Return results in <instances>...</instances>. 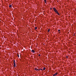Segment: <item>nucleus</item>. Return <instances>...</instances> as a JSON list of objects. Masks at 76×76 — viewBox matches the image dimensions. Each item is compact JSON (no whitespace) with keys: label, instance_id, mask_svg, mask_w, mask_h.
<instances>
[{"label":"nucleus","instance_id":"12","mask_svg":"<svg viewBox=\"0 0 76 76\" xmlns=\"http://www.w3.org/2000/svg\"><path fill=\"white\" fill-rule=\"evenodd\" d=\"M39 70H41V69H38V71H39Z\"/></svg>","mask_w":76,"mask_h":76},{"label":"nucleus","instance_id":"20","mask_svg":"<svg viewBox=\"0 0 76 76\" xmlns=\"http://www.w3.org/2000/svg\"><path fill=\"white\" fill-rule=\"evenodd\" d=\"M75 60H76V59H75Z\"/></svg>","mask_w":76,"mask_h":76},{"label":"nucleus","instance_id":"9","mask_svg":"<svg viewBox=\"0 0 76 76\" xmlns=\"http://www.w3.org/2000/svg\"><path fill=\"white\" fill-rule=\"evenodd\" d=\"M48 32H50V29H49L48 30Z\"/></svg>","mask_w":76,"mask_h":76},{"label":"nucleus","instance_id":"15","mask_svg":"<svg viewBox=\"0 0 76 76\" xmlns=\"http://www.w3.org/2000/svg\"><path fill=\"white\" fill-rule=\"evenodd\" d=\"M60 29H58V32H60Z\"/></svg>","mask_w":76,"mask_h":76},{"label":"nucleus","instance_id":"10","mask_svg":"<svg viewBox=\"0 0 76 76\" xmlns=\"http://www.w3.org/2000/svg\"><path fill=\"white\" fill-rule=\"evenodd\" d=\"M37 29V27H36L35 28V30H36Z\"/></svg>","mask_w":76,"mask_h":76},{"label":"nucleus","instance_id":"3","mask_svg":"<svg viewBox=\"0 0 76 76\" xmlns=\"http://www.w3.org/2000/svg\"><path fill=\"white\" fill-rule=\"evenodd\" d=\"M31 51V52L33 53H35V51H34V50H32Z\"/></svg>","mask_w":76,"mask_h":76},{"label":"nucleus","instance_id":"1","mask_svg":"<svg viewBox=\"0 0 76 76\" xmlns=\"http://www.w3.org/2000/svg\"><path fill=\"white\" fill-rule=\"evenodd\" d=\"M53 10L55 12V13H57V15H60V14H59V13H58V11H57V10H56V8H53Z\"/></svg>","mask_w":76,"mask_h":76},{"label":"nucleus","instance_id":"8","mask_svg":"<svg viewBox=\"0 0 76 76\" xmlns=\"http://www.w3.org/2000/svg\"><path fill=\"white\" fill-rule=\"evenodd\" d=\"M45 69H46V68H45V67H44L43 68V70H44H44H45Z\"/></svg>","mask_w":76,"mask_h":76},{"label":"nucleus","instance_id":"7","mask_svg":"<svg viewBox=\"0 0 76 76\" xmlns=\"http://www.w3.org/2000/svg\"><path fill=\"white\" fill-rule=\"evenodd\" d=\"M44 2H45V3H46L47 1L46 0H44Z\"/></svg>","mask_w":76,"mask_h":76},{"label":"nucleus","instance_id":"14","mask_svg":"<svg viewBox=\"0 0 76 76\" xmlns=\"http://www.w3.org/2000/svg\"><path fill=\"white\" fill-rule=\"evenodd\" d=\"M18 57H19V56L18 54Z\"/></svg>","mask_w":76,"mask_h":76},{"label":"nucleus","instance_id":"16","mask_svg":"<svg viewBox=\"0 0 76 76\" xmlns=\"http://www.w3.org/2000/svg\"><path fill=\"white\" fill-rule=\"evenodd\" d=\"M41 70L42 71V69H41Z\"/></svg>","mask_w":76,"mask_h":76},{"label":"nucleus","instance_id":"13","mask_svg":"<svg viewBox=\"0 0 76 76\" xmlns=\"http://www.w3.org/2000/svg\"><path fill=\"white\" fill-rule=\"evenodd\" d=\"M66 58H68V56H66Z\"/></svg>","mask_w":76,"mask_h":76},{"label":"nucleus","instance_id":"11","mask_svg":"<svg viewBox=\"0 0 76 76\" xmlns=\"http://www.w3.org/2000/svg\"><path fill=\"white\" fill-rule=\"evenodd\" d=\"M14 63H15V60H14Z\"/></svg>","mask_w":76,"mask_h":76},{"label":"nucleus","instance_id":"5","mask_svg":"<svg viewBox=\"0 0 76 76\" xmlns=\"http://www.w3.org/2000/svg\"><path fill=\"white\" fill-rule=\"evenodd\" d=\"M57 75V73H56L55 74H54L53 75V76H56V75Z\"/></svg>","mask_w":76,"mask_h":76},{"label":"nucleus","instance_id":"17","mask_svg":"<svg viewBox=\"0 0 76 76\" xmlns=\"http://www.w3.org/2000/svg\"><path fill=\"white\" fill-rule=\"evenodd\" d=\"M41 56V55L40 54L39 55V56Z\"/></svg>","mask_w":76,"mask_h":76},{"label":"nucleus","instance_id":"19","mask_svg":"<svg viewBox=\"0 0 76 76\" xmlns=\"http://www.w3.org/2000/svg\"><path fill=\"white\" fill-rule=\"evenodd\" d=\"M59 33H60V32H59Z\"/></svg>","mask_w":76,"mask_h":76},{"label":"nucleus","instance_id":"6","mask_svg":"<svg viewBox=\"0 0 76 76\" xmlns=\"http://www.w3.org/2000/svg\"><path fill=\"white\" fill-rule=\"evenodd\" d=\"M12 5H10L9 6V7L12 8Z\"/></svg>","mask_w":76,"mask_h":76},{"label":"nucleus","instance_id":"4","mask_svg":"<svg viewBox=\"0 0 76 76\" xmlns=\"http://www.w3.org/2000/svg\"><path fill=\"white\" fill-rule=\"evenodd\" d=\"M14 67H16V63H14Z\"/></svg>","mask_w":76,"mask_h":76},{"label":"nucleus","instance_id":"18","mask_svg":"<svg viewBox=\"0 0 76 76\" xmlns=\"http://www.w3.org/2000/svg\"><path fill=\"white\" fill-rule=\"evenodd\" d=\"M52 8H50V10H52Z\"/></svg>","mask_w":76,"mask_h":76},{"label":"nucleus","instance_id":"2","mask_svg":"<svg viewBox=\"0 0 76 76\" xmlns=\"http://www.w3.org/2000/svg\"><path fill=\"white\" fill-rule=\"evenodd\" d=\"M34 70H36V71H38V69H37V68H35L34 69Z\"/></svg>","mask_w":76,"mask_h":76}]
</instances>
